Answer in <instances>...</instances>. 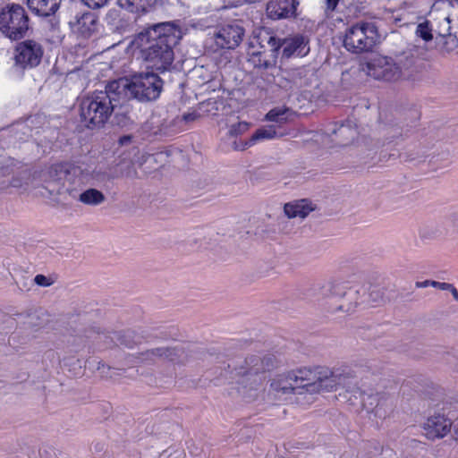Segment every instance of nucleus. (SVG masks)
Masks as SVG:
<instances>
[{"mask_svg": "<svg viewBox=\"0 0 458 458\" xmlns=\"http://www.w3.org/2000/svg\"><path fill=\"white\" fill-rule=\"evenodd\" d=\"M111 167L114 174H118L117 178L132 177L136 174L131 160L126 157L120 158V160L115 162V164Z\"/></svg>", "mask_w": 458, "mask_h": 458, "instance_id": "nucleus-24", "label": "nucleus"}, {"mask_svg": "<svg viewBox=\"0 0 458 458\" xmlns=\"http://www.w3.org/2000/svg\"><path fill=\"white\" fill-rule=\"evenodd\" d=\"M250 128V123L247 122H239L235 124L231 125L229 129V133L232 136H236L239 134H242L247 131Z\"/></svg>", "mask_w": 458, "mask_h": 458, "instance_id": "nucleus-30", "label": "nucleus"}, {"mask_svg": "<svg viewBox=\"0 0 458 458\" xmlns=\"http://www.w3.org/2000/svg\"><path fill=\"white\" fill-rule=\"evenodd\" d=\"M118 5L131 13H140V0H117Z\"/></svg>", "mask_w": 458, "mask_h": 458, "instance_id": "nucleus-28", "label": "nucleus"}, {"mask_svg": "<svg viewBox=\"0 0 458 458\" xmlns=\"http://www.w3.org/2000/svg\"><path fill=\"white\" fill-rule=\"evenodd\" d=\"M403 136V129L394 123H382L380 122L377 128L376 145L377 147L384 146L390 143L394 139Z\"/></svg>", "mask_w": 458, "mask_h": 458, "instance_id": "nucleus-16", "label": "nucleus"}, {"mask_svg": "<svg viewBox=\"0 0 458 458\" xmlns=\"http://www.w3.org/2000/svg\"><path fill=\"white\" fill-rule=\"evenodd\" d=\"M451 284H449V283L433 281V284H431V286L437 288L439 290H442V291H448L449 288H451Z\"/></svg>", "mask_w": 458, "mask_h": 458, "instance_id": "nucleus-36", "label": "nucleus"}, {"mask_svg": "<svg viewBox=\"0 0 458 458\" xmlns=\"http://www.w3.org/2000/svg\"><path fill=\"white\" fill-rule=\"evenodd\" d=\"M377 38V29L373 22H358L346 30L344 47L354 54L369 52Z\"/></svg>", "mask_w": 458, "mask_h": 458, "instance_id": "nucleus-8", "label": "nucleus"}, {"mask_svg": "<svg viewBox=\"0 0 458 458\" xmlns=\"http://www.w3.org/2000/svg\"><path fill=\"white\" fill-rule=\"evenodd\" d=\"M177 350L175 348H165L159 347L154 350H151V354L157 357H164L168 359L171 361H176V357L178 356Z\"/></svg>", "mask_w": 458, "mask_h": 458, "instance_id": "nucleus-26", "label": "nucleus"}, {"mask_svg": "<svg viewBox=\"0 0 458 458\" xmlns=\"http://www.w3.org/2000/svg\"><path fill=\"white\" fill-rule=\"evenodd\" d=\"M416 35L426 42L430 41L433 38L432 28L428 21L421 22L417 26Z\"/></svg>", "mask_w": 458, "mask_h": 458, "instance_id": "nucleus-27", "label": "nucleus"}, {"mask_svg": "<svg viewBox=\"0 0 458 458\" xmlns=\"http://www.w3.org/2000/svg\"><path fill=\"white\" fill-rule=\"evenodd\" d=\"M29 123H32V121H31V119H30V118H29V119L27 120V122H26L27 125L29 124Z\"/></svg>", "mask_w": 458, "mask_h": 458, "instance_id": "nucleus-45", "label": "nucleus"}, {"mask_svg": "<svg viewBox=\"0 0 458 458\" xmlns=\"http://www.w3.org/2000/svg\"><path fill=\"white\" fill-rule=\"evenodd\" d=\"M451 19L448 14L443 15L439 18V21L437 23V27L436 29V32L440 37H446L451 34Z\"/></svg>", "mask_w": 458, "mask_h": 458, "instance_id": "nucleus-25", "label": "nucleus"}, {"mask_svg": "<svg viewBox=\"0 0 458 458\" xmlns=\"http://www.w3.org/2000/svg\"><path fill=\"white\" fill-rule=\"evenodd\" d=\"M352 377V371L346 366L334 369L327 367L301 368L277 375L272 379L270 387L279 396L312 394L336 390L340 386H345Z\"/></svg>", "mask_w": 458, "mask_h": 458, "instance_id": "nucleus-1", "label": "nucleus"}, {"mask_svg": "<svg viewBox=\"0 0 458 458\" xmlns=\"http://www.w3.org/2000/svg\"><path fill=\"white\" fill-rule=\"evenodd\" d=\"M454 437L458 440V421L454 424Z\"/></svg>", "mask_w": 458, "mask_h": 458, "instance_id": "nucleus-43", "label": "nucleus"}, {"mask_svg": "<svg viewBox=\"0 0 458 458\" xmlns=\"http://www.w3.org/2000/svg\"><path fill=\"white\" fill-rule=\"evenodd\" d=\"M67 191H69V194H70L72 198H76V192H75L74 191H69V190H67Z\"/></svg>", "mask_w": 458, "mask_h": 458, "instance_id": "nucleus-44", "label": "nucleus"}, {"mask_svg": "<svg viewBox=\"0 0 458 458\" xmlns=\"http://www.w3.org/2000/svg\"><path fill=\"white\" fill-rule=\"evenodd\" d=\"M374 412H375V415L379 417V418H386V411H382V407L377 404L376 407H375V410H374Z\"/></svg>", "mask_w": 458, "mask_h": 458, "instance_id": "nucleus-39", "label": "nucleus"}, {"mask_svg": "<svg viewBox=\"0 0 458 458\" xmlns=\"http://www.w3.org/2000/svg\"><path fill=\"white\" fill-rule=\"evenodd\" d=\"M354 307H355V305H352V304H348L347 306L341 304L338 307V310H344L345 312H352L353 310Z\"/></svg>", "mask_w": 458, "mask_h": 458, "instance_id": "nucleus-41", "label": "nucleus"}, {"mask_svg": "<svg viewBox=\"0 0 458 458\" xmlns=\"http://www.w3.org/2000/svg\"><path fill=\"white\" fill-rule=\"evenodd\" d=\"M339 1L340 0H325L326 12H334L339 4Z\"/></svg>", "mask_w": 458, "mask_h": 458, "instance_id": "nucleus-35", "label": "nucleus"}, {"mask_svg": "<svg viewBox=\"0 0 458 458\" xmlns=\"http://www.w3.org/2000/svg\"><path fill=\"white\" fill-rule=\"evenodd\" d=\"M78 30L85 36L96 30L97 19L91 13H85L77 20Z\"/></svg>", "mask_w": 458, "mask_h": 458, "instance_id": "nucleus-23", "label": "nucleus"}, {"mask_svg": "<svg viewBox=\"0 0 458 458\" xmlns=\"http://www.w3.org/2000/svg\"><path fill=\"white\" fill-rule=\"evenodd\" d=\"M163 80L154 72H140L131 78H121L111 81V88L118 89L121 96L128 93L140 102L157 99L163 90Z\"/></svg>", "mask_w": 458, "mask_h": 458, "instance_id": "nucleus-5", "label": "nucleus"}, {"mask_svg": "<svg viewBox=\"0 0 458 458\" xmlns=\"http://www.w3.org/2000/svg\"><path fill=\"white\" fill-rule=\"evenodd\" d=\"M285 215L290 218L306 217L313 210L311 203L307 199H301L284 205Z\"/></svg>", "mask_w": 458, "mask_h": 458, "instance_id": "nucleus-18", "label": "nucleus"}, {"mask_svg": "<svg viewBox=\"0 0 458 458\" xmlns=\"http://www.w3.org/2000/svg\"><path fill=\"white\" fill-rule=\"evenodd\" d=\"M312 74L311 70L301 66L286 71L284 72V78L290 81L294 87L301 88L310 83L308 76Z\"/></svg>", "mask_w": 458, "mask_h": 458, "instance_id": "nucleus-20", "label": "nucleus"}, {"mask_svg": "<svg viewBox=\"0 0 458 458\" xmlns=\"http://www.w3.org/2000/svg\"><path fill=\"white\" fill-rule=\"evenodd\" d=\"M121 98L119 89L111 88V81L104 90H95L87 94L80 103L81 122L88 128L104 125L121 104Z\"/></svg>", "mask_w": 458, "mask_h": 458, "instance_id": "nucleus-3", "label": "nucleus"}, {"mask_svg": "<svg viewBox=\"0 0 458 458\" xmlns=\"http://www.w3.org/2000/svg\"><path fill=\"white\" fill-rule=\"evenodd\" d=\"M34 282L36 284L44 287L50 286L54 283L50 277H47L44 275H37L34 278Z\"/></svg>", "mask_w": 458, "mask_h": 458, "instance_id": "nucleus-32", "label": "nucleus"}, {"mask_svg": "<svg viewBox=\"0 0 458 458\" xmlns=\"http://www.w3.org/2000/svg\"><path fill=\"white\" fill-rule=\"evenodd\" d=\"M15 52V64L21 68L37 66L43 55L40 45L33 40L20 43Z\"/></svg>", "mask_w": 458, "mask_h": 458, "instance_id": "nucleus-11", "label": "nucleus"}, {"mask_svg": "<svg viewBox=\"0 0 458 458\" xmlns=\"http://www.w3.org/2000/svg\"><path fill=\"white\" fill-rule=\"evenodd\" d=\"M156 3V0H140V12H146L149 7H151Z\"/></svg>", "mask_w": 458, "mask_h": 458, "instance_id": "nucleus-37", "label": "nucleus"}, {"mask_svg": "<svg viewBox=\"0 0 458 458\" xmlns=\"http://www.w3.org/2000/svg\"><path fill=\"white\" fill-rule=\"evenodd\" d=\"M281 39L267 31L253 37L247 50V62L254 69L268 70L276 65Z\"/></svg>", "mask_w": 458, "mask_h": 458, "instance_id": "nucleus-6", "label": "nucleus"}, {"mask_svg": "<svg viewBox=\"0 0 458 458\" xmlns=\"http://www.w3.org/2000/svg\"><path fill=\"white\" fill-rule=\"evenodd\" d=\"M244 36L242 26L230 23L221 26L214 35L215 44L221 49H233L240 45Z\"/></svg>", "mask_w": 458, "mask_h": 458, "instance_id": "nucleus-10", "label": "nucleus"}, {"mask_svg": "<svg viewBox=\"0 0 458 458\" xmlns=\"http://www.w3.org/2000/svg\"><path fill=\"white\" fill-rule=\"evenodd\" d=\"M423 432L428 439L435 440L445 437L451 430L452 422L444 415H434L423 424Z\"/></svg>", "mask_w": 458, "mask_h": 458, "instance_id": "nucleus-13", "label": "nucleus"}, {"mask_svg": "<svg viewBox=\"0 0 458 458\" xmlns=\"http://www.w3.org/2000/svg\"><path fill=\"white\" fill-rule=\"evenodd\" d=\"M48 180L46 182V189L50 194H62L64 188V182L71 181L72 176L89 177L93 183L101 184L108 181L117 179V174H114L113 168L104 165H98L90 174H84L81 166L69 163H61L53 165L48 172Z\"/></svg>", "mask_w": 458, "mask_h": 458, "instance_id": "nucleus-4", "label": "nucleus"}, {"mask_svg": "<svg viewBox=\"0 0 458 458\" xmlns=\"http://www.w3.org/2000/svg\"><path fill=\"white\" fill-rule=\"evenodd\" d=\"M416 72L413 59H407L401 64L394 63L392 58L381 57L368 64V74L378 81L415 80Z\"/></svg>", "mask_w": 458, "mask_h": 458, "instance_id": "nucleus-7", "label": "nucleus"}, {"mask_svg": "<svg viewBox=\"0 0 458 458\" xmlns=\"http://www.w3.org/2000/svg\"><path fill=\"white\" fill-rule=\"evenodd\" d=\"M284 134L285 132L282 130H279L276 125L262 126L253 133L246 145L252 146L257 141L273 140L276 138L283 137Z\"/></svg>", "mask_w": 458, "mask_h": 458, "instance_id": "nucleus-19", "label": "nucleus"}, {"mask_svg": "<svg viewBox=\"0 0 458 458\" xmlns=\"http://www.w3.org/2000/svg\"><path fill=\"white\" fill-rule=\"evenodd\" d=\"M433 284V280H425L421 282H416L415 285L417 288H426L428 286H431Z\"/></svg>", "mask_w": 458, "mask_h": 458, "instance_id": "nucleus-38", "label": "nucleus"}, {"mask_svg": "<svg viewBox=\"0 0 458 458\" xmlns=\"http://www.w3.org/2000/svg\"><path fill=\"white\" fill-rule=\"evenodd\" d=\"M294 112L286 106H276L272 108L267 114L266 120L277 123L276 125L281 130V125L292 120Z\"/></svg>", "mask_w": 458, "mask_h": 458, "instance_id": "nucleus-21", "label": "nucleus"}, {"mask_svg": "<svg viewBox=\"0 0 458 458\" xmlns=\"http://www.w3.org/2000/svg\"><path fill=\"white\" fill-rule=\"evenodd\" d=\"M130 335H131L130 332H127L123 335L120 333H113V335L108 336V337L111 338L112 341H114V339H116L117 340V343H115L116 344H119L124 345L126 347L132 348L133 344H136V342L128 339L130 337Z\"/></svg>", "mask_w": 458, "mask_h": 458, "instance_id": "nucleus-29", "label": "nucleus"}, {"mask_svg": "<svg viewBox=\"0 0 458 458\" xmlns=\"http://www.w3.org/2000/svg\"><path fill=\"white\" fill-rule=\"evenodd\" d=\"M454 297V299L458 301V290L453 285L451 284V288H449V290Z\"/></svg>", "mask_w": 458, "mask_h": 458, "instance_id": "nucleus-42", "label": "nucleus"}, {"mask_svg": "<svg viewBox=\"0 0 458 458\" xmlns=\"http://www.w3.org/2000/svg\"><path fill=\"white\" fill-rule=\"evenodd\" d=\"M85 5L91 9H99L106 6L110 0H81Z\"/></svg>", "mask_w": 458, "mask_h": 458, "instance_id": "nucleus-31", "label": "nucleus"}, {"mask_svg": "<svg viewBox=\"0 0 458 458\" xmlns=\"http://www.w3.org/2000/svg\"><path fill=\"white\" fill-rule=\"evenodd\" d=\"M456 370L458 371V369H456Z\"/></svg>", "mask_w": 458, "mask_h": 458, "instance_id": "nucleus-47", "label": "nucleus"}, {"mask_svg": "<svg viewBox=\"0 0 458 458\" xmlns=\"http://www.w3.org/2000/svg\"><path fill=\"white\" fill-rule=\"evenodd\" d=\"M266 11L272 20L289 18L295 13L296 3L295 0H270Z\"/></svg>", "mask_w": 458, "mask_h": 458, "instance_id": "nucleus-14", "label": "nucleus"}, {"mask_svg": "<svg viewBox=\"0 0 458 458\" xmlns=\"http://www.w3.org/2000/svg\"><path fill=\"white\" fill-rule=\"evenodd\" d=\"M308 40L301 35L294 36L291 38L281 40V47H283V55L286 58L292 56L302 57L308 55L310 47Z\"/></svg>", "mask_w": 458, "mask_h": 458, "instance_id": "nucleus-15", "label": "nucleus"}, {"mask_svg": "<svg viewBox=\"0 0 458 458\" xmlns=\"http://www.w3.org/2000/svg\"><path fill=\"white\" fill-rule=\"evenodd\" d=\"M78 200L87 206H98L106 201V196L102 191L89 188L79 194Z\"/></svg>", "mask_w": 458, "mask_h": 458, "instance_id": "nucleus-22", "label": "nucleus"}, {"mask_svg": "<svg viewBox=\"0 0 458 458\" xmlns=\"http://www.w3.org/2000/svg\"><path fill=\"white\" fill-rule=\"evenodd\" d=\"M30 30V20L25 9L19 4L6 6L0 13V31L12 40L24 38Z\"/></svg>", "mask_w": 458, "mask_h": 458, "instance_id": "nucleus-9", "label": "nucleus"}, {"mask_svg": "<svg viewBox=\"0 0 458 458\" xmlns=\"http://www.w3.org/2000/svg\"><path fill=\"white\" fill-rule=\"evenodd\" d=\"M454 3H455V4L458 6V0H455V2H454Z\"/></svg>", "mask_w": 458, "mask_h": 458, "instance_id": "nucleus-46", "label": "nucleus"}, {"mask_svg": "<svg viewBox=\"0 0 458 458\" xmlns=\"http://www.w3.org/2000/svg\"><path fill=\"white\" fill-rule=\"evenodd\" d=\"M250 363L253 364L250 369H244V371H240V374L243 375H249V374H256L259 371V369H254V366H256L259 363V359L257 358H250Z\"/></svg>", "mask_w": 458, "mask_h": 458, "instance_id": "nucleus-33", "label": "nucleus"}, {"mask_svg": "<svg viewBox=\"0 0 458 458\" xmlns=\"http://www.w3.org/2000/svg\"><path fill=\"white\" fill-rule=\"evenodd\" d=\"M327 133L336 145L345 146L357 137V124L353 120L348 119L344 123H335L327 130Z\"/></svg>", "mask_w": 458, "mask_h": 458, "instance_id": "nucleus-12", "label": "nucleus"}, {"mask_svg": "<svg viewBox=\"0 0 458 458\" xmlns=\"http://www.w3.org/2000/svg\"><path fill=\"white\" fill-rule=\"evenodd\" d=\"M62 0H27L30 10L35 14L48 17L56 13Z\"/></svg>", "mask_w": 458, "mask_h": 458, "instance_id": "nucleus-17", "label": "nucleus"}, {"mask_svg": "<svg viewBox=\"0 0 458 458\" xmlns=\"http://www.w3.org/2000/svg\"><path fill=\"white\" fill-rule=\"evenodd\" d=\"M199 117H200V114H199V112H197V111L188 112V113H185V114L182 115V119H183L186 123L196 121V120H197V119H199Z\"/></svg>", "mask_w": 458, "mask_h": 458, "instance_id": "nucleus-34", "label": "nucleus"}, {"mask_svg": "<svg viewBox=\"0 0 458 458\" xmlns=\"http://www.w3.org/2000/svg\"><path fill=\"white\" fill-rule=\"evenodd\" d=\"M131 140V136L130 135H125V136H123L119 139V144L121 146H123V145H126L127 143H130Z\"/></svg>", "mask_w": 458, "mask_h": 458, "instance_id": "nucleus-40", "label": "nucleus"}, {"mask_svg": "<svg viewBox=\"0 0 458 458\" xmlns=\"http://www.w3.org/2000/svg\"><path fill=\"white\" fill-rule=\"evenodd\" d=\"M176 28L172 22L155 24L137 34L131 47L159 72L167 71L174 62L173 45L176 42Z\"/></svg>", "mask_w": 458, "mask_h": 458, "instance_id": "nucleus-2", "label": "nucleus"}]
</instances>
